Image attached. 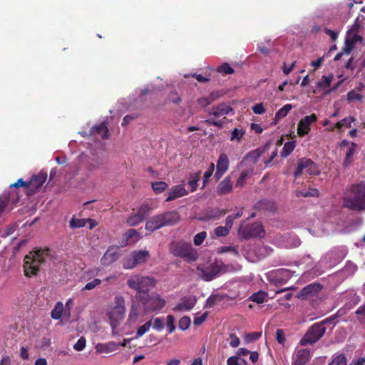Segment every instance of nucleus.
<instances>
[{
  "mask_svg": "<svg viewBox=\"0 0 365 365\" xmlns=\"http://www.w3.org/2000/svg\"><path fill=\"white\" fill-rule=\"evenodd\" d=\"M50 249L48 247L36 248L30 252L25 257L24 263V272L25 276L32 277L36 276L40 271V267L44 264L50 257Z\"/></svg>",
  "mask_w": 365,
  "mask_h": 365,
  "instance_id": "f257e3e1",
  "label": "nucleus"
},
{
  "mask_svg": "<svg viewBox=\"0 0 365 365\" xmlns=\"http://www.w3.org/2000/svg\"><path fill=\"white\" fill-rule=\"evenodd\" d=\"M180 215L176 210L167 211L153 216L148 220L145 228L150 232H154L164 227H171L179 222Z\"/></svg>",
  "mask_w": 365,
  "mask_h": 365,
  "instance_id": "f03ea898",
  "label": "nucleus"
},
{
  "mask_svg": "<svg viewBox=\"0 0 365 365\" xmlns=\"http://www.w3.org/2000/svg\"><path fill=\"white\" fill-rule=\"evenodd\" d=\"M344 205L354 211L365 210V181L351 187L350 193L344 198Z\"/></svg>",
  "mask_w": 365,
  "mask_h": 365,
  "instance_id": "7ed1b4c3",
  "label": "nucleus"
},
{
  "mask_svg": "<svg viewBox=\"0 0 365 365\" xmlns=\"http://www.w3.org/2000/svg\"><path fill=\"white\" fill-rule=\"evenodd\" d=\"M169 250L173 255L182 258L188 263L197 261L199 257L197 250L193 248L190 243L185 241L172 242Z\"/></svg>",
  "mask_w": 365,
  "mask_h": 365,
  "instance_id": "20e7f679",
  "label": "nucleus"
},
{
  "mask_svg": "<svg viewBox=\"0 0 365 365\" xmlns=\"http://www.w3.org/2000/svg\"><path fill=\"white\" fill-rule=\"evenodd\" d=\"M155 284L156 281L154 278L142 275H135L127 281L128 286L137 291L138 297L140 294L144 296L148 294V292L155 286Z\"/></svg>",
  "mask_w": 365,
  "mask_h": 365,
  "instance_id": "39448f33",
  "label": "nucleus"
},
{
  "mask_svg": "<svg viewBox=\"0 0 365 365\" xmlns=\"http://www.w3.org/2000/svg\"><path fill=\"white\" fill-rule=\"evenodd\" d=\"M138 298L142 303L145 313L160 311L166 304L165 300L155 292L146 294L145 296L140 294Z\"/></svg>",
  "mask_w": 365,
  "mask_h": 365,
  "instance_id": "423d86ee",
  "label": "nucleus"
},
{
  "mask_svg": "<svg viewBox=\"0 0 365 365\" xmlns=\"http://www.w3.org/2000/svg\"><path fill=\"white\" fill-rule=\"evenodd\" d=\"M150 257V252L147 250H135L124 259L123 267L124 269H133L138 264L145 263Z\"/></svg>",
  "mask_w": 365,
  "mask_h": 365,
  "instance_id": "0eeeda50",
  "label": "nucleus"
},
{
  "mask_svg": "<svg viewBox=\"0 0 365 365\" xmlns=\"http://www.w3.org/2000/svg\"><path fill=\"white\" fill-rule=\"evenodd\" d=\"M326 331L324 322L314 324L301 339L300 344L302 346L312 344L317 341L323 336Z\"/></svg>",
  "mask_w": 365,
  "mask_h": 365,
  "instance_id": "6e6552de",
  "label": "nucleus"
},
{
  "mask_svg": "<svg viewBox=\"0 0 365 365\" xmlns=\"http://www.w3.org/2000/svg\"><path fill=\"white\" fill-rule=\"evenodd\" d=\"M125 301L122 297H115V306L110 310L108 315L110 321V325L115 327L118 322L125 316Z\"/></svg>",
  "mask_w": 365,
  "mask_h": 365,
  "instance_id": "1a4fd4ad",
  "label": "nucleus"
},
{
  "mask_svg": "<svg viewBox=\"0 0 365 365\" xmlns=\"http://www.w3.org/2000/svg\"><path fill=\"white\" fill-rule=\"evenodd\" d=\"M307 173L310 175L319 174V169L317 164L310 159L302 158L299 160L297 167L294 171V175Z\"/></svg>",
  "mask_w": 365,
  "mask_h": 365,
  "instance_id": "9d476101",
  "label": "nucleus"
},
{
  "mask_svg": "<svg viewBox=\"0 0 365 365\" xmlns=\"http://www.w3.org/2000/svg\"><path fill=\"white\" fill-rule=\"evenodd\" d=\"M358 26L355 24L354 27L347 31L345 45L344 46V52L346 56H349L351 51L354 49L357 42H361L363 38L358 34Z\"/></svg>",
  "mask_w": 365,
  "mask_h": 365,
  "instance_id": "9b49d317",
  "label": "nucleus"
},
{
  "mask_svg": "<svg viewBox=\"0 0 365 365\" xmlns=\"http://www.w3.org/2000/svg\"><path fill=\"white\" fill-rule=\"evenodd\" d=\"M239 234L244 238L262 237L264 235V230L260 224L253 223L241 226L239 229Z\"/></svg>",
  "mask_w": 365,
  "mask_h": 365,
  "instance_id": "f8f14e48",
  "label": "nucleus"
},
{
  "mask_svg": "<svg viewBox=\"0 0 365 365\" xmlns=\"http://www.w3.org/2000/svg\"><path fill=\"white\" fill-rule=\"evenodd\" d=\"M48 175L46 171L41 170L38 174L34 175L29 182V190H27L29 195L34 193L46 182Z\"/></svg>",
  "mask_w": 365,
  "mask_h": 365,
  "instance_id": "ddd939ff",
  "label": "nucleus"
},
{
  "mask_svg": "<svg viewBox=\"0 0 365 365\" xmlns=\"http://www.w3.org/2000/svg\"><path fill=\"white\" fill-rule=\"evenodd\" d=\"M333 255L334 252H331L328 253L324 257L320 259L316 267L312 269V277L322 274L323 272H324L326 269L331 267L336 263V261L331 263L328 262V259H331Z\"/></svg>",
  "mask_w": 365,
  "mask_h": 365,
  "instance_id": "4468645a",
  "label": "nucleus"
},
{
  "mask_svg": "<svg viewBox=\"0 0 365 365\" xmlns=\"http://www.w3.org/2000/svg\"><path fill=\"white\" fill-rule=\"evenodd\" d=\"M317 117L315 114L307 115L303 118L298 123L297 125V134L300 137H303L308 134L310 130V125L312 123L315 122Z\"/></svg>",
  "mask_w": 365,
  "mask_h": 365,
  "instance_id": "2eb2a0df",
  "label": "nucleus"
},
{
  "mask_svg": "<svg viewBox=\"0 0 365 365\" xmlns=\"http://www.w3.org/2000/svg\"><path fill=\"white\" fill-rule=\"evenodd\" d=\"M197 270L200 272L202 278L205 281H211L220 272V269L217 263H212L209 266L203 268L197 267Z\"/></svg>",
  "mask_w": 365,
  "mask_h": 365,
  "instance_id": "dca6fc26",
  "label": "nucleus"
},
{
  "mask_svg": "<svg viewBox=\"0 0 365 365\" xmlns=\"http://www.w3.org/2000/svg\"><path fill=\"white\" fill-rule=\"evenodd\" d=\"M227 114H228V107L227 106H222L214 108L213 115L215 118L211 119L212 123L215 125L222 126L226 123L225 115Z\"/></svg>",
  "mask_w": 365,
  "mask_h": 365,
  "instance_id": "f3484780",
  "label": "nucleus"
},
{
  "mask_svg": "<svg viewBox=\"0 0 365 365\" xmlns=\"http://www.w3.org/2000/svg\"><path fill=\"white\" fill-rule=\"evenodd\" d=\"M228 168V156L222 153L220 155L216 166V173L215 178L217 180H220L222 175L225 173Z\"/></svg>",
  "mask_w": 365,
  "mask_h": 365,
  "instance_id": "a211bd4d",
  "label": "nucleus"
},
{
  "mask_svg": "<svg viewBox=\"0 0 365 365\" xmlns=\"http://www.w3.org/2000/svg\"><path fill=\"white\" fill-rule=\"evenodd\" d=\"M322 289V286L318 283H312L302 289L297 294V297L305 299L309 296L317 294Z\"/></svg>",
  "mask_w": 365,
  "mask_h": 365,
  "instance_id": "6ab92c4d",
  "label": "nucleus"
},
{
  "mask_svg": "<svg viewBox=\"0 0 365 365\" xmlns=\"http://www.w3.org/2000/svg\"><path fill=\"white\" fill-rule=\"evenodd\" d=\"M196 303L195 297H185L174 308L173 311H189L192 309Z\"/></svg>",
  "mask_w": 365,
  "mask_h": 365,
  "instance_id": "aec40b11",
  "label": "nucleus"
},
{
  "mask_svg": "<svg viewBox=\"0 0 365 365\" xmlns=\"http://www.w3.org/2000/svg\"><path fill=\"white\" fill-rule=\"evenodd\" d=\"M187 193L188 192L185 188L184 185H179L174 186L171 191L168 193V196L165 199V202L173 201L178 197H181L187 195Z\"/></svg>",
  "mask_w": 365,
  "mask_h": 365,
  "instance_id": "412c9836",
  "label": "nucleus"
},
{
  "mask_svg": "<svg viewBox=\"0 0 365 365\" xmlns=\"http://www.w3.org/2000/svg\"><path fill=\"white\" fill-rule=\"evenodd\" d=\"M119 257L117 249L109 247L101 258V263L103 265L110 264L116 261Z\"/></svg>",
  "mask_w": 365,
  "mask_h": 365,
  "instance_id": "4be33fe9",
  "label": "nucleus"
},
{
  "mask_svg": "<svg viewBox=\"0 0 365 365\" xmlns=\"http://www.w3.org/2000/svg\"><path fill=\"white\" fill-rule=\"evenodd\" d=\"M341 146L346 148V157L344 161V164L346 166L352 161L353 156L356 152V145L354 143L344 140L341 143Z\"/></svg>",
  "mask_w": 365,
  "mask_h": 365,
  "instance_id": "5701e85b",
  "label": "nucleus"
},
{
  "mask_svg": "<svg viewBox=\"0 0 365 365\" xmlns=\"http://www.w3.org/2000/svg\"><path fill=\"white\" fill-rule=\"evenodd\" d=\"M356 270L357 266L348 261L346 265L339 272V274L344 279L354 275Z\"/></svg>",
  "mask_w": 365,
  "mask_h": 365,
  "instance_id": "b1692460",
  "label": "nucleus"
},
{
  "mask_svg": "<svg viewBox=\"0 0 365 365\" xmlns=\"http://www.w3.org/2000/svg\"><path fill=\"white\" fill-rule=\"evenodd\" d=\"M119 344L110 341L106 344H98L96 346V351L99 353H110L118 349Z\"/></svg>",
  "mask_w": 365,
  "mask_h": 365,
  "instance_id": "393cba45",
  "label": "nucleus"
},
{
  "mask_svg": "<svg viewBox=\"0 0 365 365\" xmlns=\"http://www.w3.org/2000/svg\"><path fill=\"white\" fill-rule=\"evenodd\" d=\"M91 134H98L103 139H107L109 137V130L106 123H101L99 125L93 126L91 129Z\"/></svg>",
  "mask_w": 365,
  "mask_h": 365,
  "instance_id": "a878e982",
  "label": "nucleus"
},
{
  "mask_svg": "<svg viewBox=\"0 0 365 365\" xmlns=\"http://www.w3.org/2000/svg\"><path fill=\"white\" fill-rule=\"evenodd\" d=\"M310 351L308 349L297 351L294 365H304L309 359Z\"/></svg>",
  "mask_w": 365,
  "mask_h": 365,
  "instance_id": "bb28decb",
  "label": "nucleus"
},
{
  "mask_svg": "<svg viewBox=\"0 0 365 365\" xmlns=\"http://www.w3.org/2000/svg\"><path fill=\"white\" fill-rule=\"evenodd\" d=\"M226 213L225 210H221L218 208L211 210L210 211L207 212L206 214H205L203 216L200 217L199 219L200 220H216L220 218L222 215H225Z\"/></svg>",
  "mask_w": 365,
  "mask_h": 365,
  "instance_id": "cd10ccee",
  "label": "nucleus"
},
{
  "mask_svg": "<svg viewBox=\"0 0 365 365\" xmlns=\"http://www.w3.org/2000/svg\"><path fill=\"white\" fill-rule=\"evenodd\" d=\"M262 153V152L259 150H253L247 155L243 163L250 165L255 164L259 160Z\"/></svg>",
  "mask_w": 365,
  "mask_h": 365,
  "instance_id": "c85d7f7f",
  "label": "nucleus"
},
{
  "mask_svg": "<svg viewBox=\"0 0 365 365\" xmlns=\"http://www.w3.org/2000/svg\"><path fill=\"white\" fill-rule=\"evenodd\" d=\"M297 197H318L319 191L316 188H304L301 190L296 191Z\"/></svg>",
  "mask_w": 365,
  "mask_h": 365,
  "instance_id": "c756f323",
  "label": "nucleus"
},
{
  "mask_svg": "<svg viewBox=\"0 0 365 365\" xmlns=\"http://www.w3.org/2000/svg\"><path fill=\"white\" fill-rule=\"evenodd\" d=\"M272 249L267 246H259L255 248L254 252L258 259H262L269 255Z\"/></svg>",
  "mask_w": 365,
  "mask_h": 365,
  "instance_id": "7c9ffc66",
  "label": "nucleus"
},
{
  "mask_svg": "<svg viewBox=\"0 0 365 365\" xmlns=\"http://www.w3.org/2000/svg\"><path fill=\"white\" fill-rule=\"evenodd\" d=\"M125 237L127 241V244H132L136 242L140 238V234L135 229H129L125 234Z\"/></svg>",
  "mask_w": 365,
  "mask_h": 365,
  "instance_id": "2f4dec72",
  "label": "nucleus"
},
{
  "mask_svg": "<svg viewBox=\"0 0 365 365\" xmlns=\"http://www.w3.org/2000/svg\"><path fill=\"white\" fill-rule=\"evenodd\" d=\"M296 146L295 141H288L284 143L281 151V156L286 158L291 154Z\"/></svg>",
  "mask_w": 365,
  "mask_h": 365,
  "instance_id": "473e14b6",
  "label": "nucleus"
},
{
  "mask_svg": "<svg viewBox=\"0 0 365 365\" xmlns=\"http://www.w3.org/2000/svg\"><path fill=\"white\" fill-rule=\"evenodd\" d=\"M328 365H347V360L344 354H334Z\"/></svg>",
  "mask_w": 365,
  "mask_h": 365,
  "instance_id": "72a5a7b5",
  "label": "nucleus"
},
{
  "mask_svg": "<svg viewBox=\"0 0 365 365\" xmlns=\"http://www.w3.org/2000/svg\"><path fill=\"white\" fill-rule=\"evenodd\" d=\"M267 297V294L266 292L263 291H259L252 294V296L250 297V299L254 302H256L257 304H262L265 301Z\"/></svg>",
  "mask_w": 365,
  "mask_h": 365,
  "instance_id": "f704fd0d",
  "label": "nucleus"
},
{
  "mask_svg": "<svg viewBox=\"0 0 365 365\" xmlns=\"http://www.w3.org/2000/svg\"><path fill=\"white\" fill-rule=\"evenodd\" d=\"M63 303L58 302L56 304L54 308L52 309L51 316L53 319H59L63 313Z\"/></svg>",
  "mask_w": 365,
  "mask_h": 365,
  "instance_id": "c9c22d12",
  "label": "nucleus"
},
{
  "mask_svg": "<svg viewBox=\"0 0 365 365\" xmlns=\"http://www.w3.org/2000/svg\"><path fill=\"white\" fill-rule=\"evenodd\" d=\"M86 223V219H77L73 217L69 222V227L73 230L76 228H81L85 227Z\"/></svg>",
  "mask_w": 365,
  "mask_h": 365,
  "instance_id": "e433bc0d",
  "label": "nucleus"
},
{
  "mask_svg": "<svg viewBox=\"0 0 365 365\" xmlns=\"http://www.w3.org/2000/svg\"><path fill=\"white\" fill-rule=\"evenodd\" d=\"M292 108V106L291 104H286L285 106H284L275 114V120H279L280 119L287 116V115L291 110Z\"/></svg>",
  "mask_w": 365,
  "mask_h": 365,
  "instance_id": "4c0bfd02",
  "label": "nucleus"
},
{
  "mask_svg": "<svg viewBox=\"0 0 365 365\" xmlns=\"http://www.w3.org/2000/svg\"><path fill=\"white\" fill-rule=\"evenodd\" d=\"M143 221V220L140 217H139L138 215V214L135 212V213L131 214L127 218L126 223L128 224V226L134 227V226L139 225Z\"/></svg>",
  "mask_w": 365,
  "mask_h": 365,
  "instance_id": "58836bf2",
  "label": "nucleus"
},
{
  "mask_svg": "<svg viewBox=\"0 0 365 365\" xmlns=\"http://www.w3.org/2000/svg\"><path fill=\"white\" fill-rule=\"evenodd\" d=\"M151 211V207L148 204H143L137 210L136 213L139 217H140L143 220L145 217L150 214Z\"/></svg>",
  "mask_w": 365,
  "mask_h": 365,
  "instance_id": "ea45409f",
  "label": "nucleus"
},
{
  "mask_svg": "<svg viewBox=\"0 0 365 365\" xmlns=\"http://www.w3.org/2000/svg\"><path fill=\"white\" fill-rule=\"evenodd\" d=\"M200 178V173H195L190 175V180H188V185L190 187L191 192H193L197 188V182Z\"/></svg>",
  "mask_w": 365,
  "mask_h": 365,
  "instance_id": "a19ab883",
  "label": "nucleus"
},
{
  "mask_svg": "<svg viewBox=\"0 0 365 365\" xmlns=\"http://www.w3.org/2000/svg\"><path fill=\"white\" fill-rule=\"evenodd\" d=\"M152 320L146 322L143 325L140 326L136 331L135 338H140L143 336L150 328Z\"/></svg>",
  "mask_w": 365,
  "mask_h": 365,
  "instance_id": "79ce46f5",
  "label": "nucleus"
},
{
  "mask_svg": "<svg viewBox=\"0 0 365 365\" xmlns=\"http://www.w3.org/2000/svg\"><path fill=\"white\" fill-rule=\"evenodd\" d=\"M168 185L163 181H156L152 182V188L155 191V193H160L163 191L165 190Z\"/></svg>",
  "mask_w": 365,
  "mask_h": 365,
  "instance_id": "37998d69",
  "label": "nucleus"
},
{
  "mask_svg": "<svg viewBox=\"0 0 365 365\" xmlns=\"http://www.w3.org/2000/svg\"><path fill=\"white\" fill-rule=\"evenodd\" d=\"M222 299L223 297L220 294H212L207 299L206 307H212L220 302Z\"/></svg>",
  "mask_w": 365,
  "mask_h": 365,
  "instance_id": "c03bdc74",
  "label": "nucleus"
},
{
  "mask_svg": "<svg viewBox=\"0 0 365 365\" xmlns=\"http://www.w3.org/2000/svg\"><path fill=\"white\" fill-rule=\"evenodd\" d=\"M354 121H355V118L354 117L344 118L343 120H341L336 123L335 128L337 129H341L344 126L350 128L351 126V123H353Z\"/></svg>",
  "mask_w": 365,
  "mask_h": 365,
  "instance_id": "a18cd8bd",
  "label": "nucleus"
},
{
  "mask_svg": "<svg viewBox=\"0 0 365 365\" xmlns=\"http://www.w3.org/2000/svg\"><path fill=\"white\" fill-rule=\"evenodd\" d=\"M138 315H139L138 306L136 304H133L130 308L129 316H128L129 321L131 322H135L138 318Z\"/></svg>",
  "mask_w": 365,
  "mask_h": 365,
  "instance_id": "49530a36",
  "label": "nucleus"
},
{
  "mask_svg": "<svg viewBox=\"0 0 365 365\" xmlns=\"http://www.w3.org/2000/svg\"><path fill=\"white\" fill-rule=\"evenodd\" d=\"M245 133V131L243 129L235 128L231 133L230 140L240 141Z\"/></svg>",
  "mask_w": 365,
  "mask_h": 365,
  "instance_id": "de8ad7c7",
  "label": "nucleus"
},
{
  "mask_svg": "<svg viewBox=\"0 0 365 365\" xmlns=\"http://www.w3.org/2000/svg\"><path fill=\"white\" fill-rule=\"evenodd\" d=\"M333 76H324L322 79L318 82L317 86L319 88H325L330 86L331 82L332 81Z\"/></svg>",
  "mask_w": 365,
  "mask_h": 365,
  "instance_id": "09e8293b",
  "label": "nucleus"
},
{
  "mask_svg": "<svg viewBox=\"0 0 365 365\" xmlns=\"http://www.w3.org/2000/svg\"><path fill=\"white\" fill-rule=\"evenodd\" d=\"M346 99H347L348 102H351L354 101H358L362 102L363 96L359 93H357L354 91H351L347 93Z\"/></svg>",
  "mask_w": 365,
  "mask_h": 365,
  "instance_id": "8fccbe9b",
  "label": "nucleus"
},
{
  "mask_svg": "<svg viewBox=\"0 0 365 365\" xmlns=\"http://www.w3.org/2000/svg\"><path fill=\"white\" fill-rule=\"evenodd\" d=\"M207 237L205 231L200 232L194 236L193 242L196 246H200L202 244L203 241Z\"/></svg>",
  "mask_w": 365,
  "mask_h": 365,
  "instance_id": "3c124183",
  "label": "nucleus"
},
{
  "mask_svg": "<svg viewBox=\"0 0 365 365\" xmlns=\"http://www.w3.org/2000/svg\"><path fill=\"white\" fill-rule=\"evenodd\" d=\"M190 322H191V321H190V318L189 317H187V316L182 317L179 320V324H178L179 328L182 331H185L190 327Z\"/></svg>",
  "mask_w": 365,
  "mask_h": 365,
  "instance_id": "603ef678",
  "label": "nucleus"
},
{
  "mask_svg": "<svg viewBox=\"0 0 365 365\" xmlns=\"http://www.w3.org/2000/svg\"><path fill=\"white\" fill-rule=\"evenodd\" d=\"M167 329L169 334H172L175 330V318L173 315L169 314L167 316Z\"/></svg>",
  "mask_w": 365,
  "mask_h": 365,
  "instance_id": "864d4df0",
  "label": "nucleus"
},
{
  "mask_svg": "<svg viewBox=\"0 0 365 365\" xmlns=\"http://www.w3.org/2000/svg\"><path fill=\"white\" fill-rule=\"evenodd\" d=\"M252 170H248L247 171H244L241 173L240 178H238L236 185L238 187H241L243 185L245 180L252 175Z\"/></svg>",
  "mask_w": 365,
  "mask_h": 365,
  "instance_id": "5fc2aeb1",
  "label": "nucleus"
},
{
  "mask_svg": "<svg viewBox=\"0 0 365 365\" xmlns=\"http://www.w3.org/2000/svg\"><path fill=\"white\" fill-rule=\"evenodd\" d=\"M217 192L220 195L227 194L228 192V177L225 178L220 183Z\"/></svg>",
  "mask_w": 365,
  "mask_h": 365,
  "instance_id": "6e6d98bb",
  "label": "nucleus"
},
{
  "mask_svg": "<svg viewBox=\"0 0 365 365\" xmlns=\"http://www.w3.org/2000/svg\"><path fill=\"white\" fill-rule=\"evenodd\" d=\"M261 336L260 332H252L248 333L245 335V341L246 343H250L252 341L257 340Z\"/></svg>",
  "mask_w": 365,
  "mask_h": 365,
  "instance_id": "4d7b16f0",
  "label": "nucleus"
},
{
  "mask_svg": "<svg viewBox=\"0 0 365 365\" xmlns=\"http://www.w3.org/2000/svg\"><path fill=\"white\" fill-rule=\"evenodd\" d=\"M86 345V340L85 337L81 336L78 339L77 342L73 345V349L76 351H82Z\"/></svg>",
  "mask_w": 365,
  "mask_h": 365,
  "instance_id": "13d9d810",
  "label": "nucleus"
},
{
  "mask_svg": "<svg viewBox=\"0 0 365 365\" xmlns=\"http://www.w3.org/2000/svg\"><path fill=\"white\" fill-rule=\"evenodd\" d=\"M101 284V280L99 279H95L91 282H88L85 287L82 289V291L84 290H91L96 287L97 286Z\"/></svg>",
  "mask_w": 365,
  "mask_h": 365,
  "instance_id": "bf43d9fd",
  "label": "nucleus"
},
{
  "mask_svg": "<svg viewBox=\"0 0 365 365\" xmlns=\"http://www.w3.org/2000/svg\"><path fill=\"white\" fill-rule=\"evenodd\" d=\"M165 321L163 317H158L154 319L153 329L160 331L164 328Z\"/></svg>",
  "mask_w": 365,
  "mask_h": 365,
  "instance_id": "052dcab7",
  "label": "nucleus"
},
{
  "mask_svg": "<svg viewBox=\"0 0 365 365\" xmlns=\"http://www.w3.org/2000/svg\"><path fill=\"white\" fill-rule=\"evenodd\" d=\"M214 232L217 237H225L228 235V228L226 226H219L215 229Z\"/></svg>",
  "mask_w": 365,
  "mask_h": 365,
  "instance_id": "680f3d73",
  "label": "nucleus"
},
{
  "mask_svg": "<svg viewBox=\"0 0 365 365\" xmlns=\"http://www.w3.org/2000/svg\"><path fill=\"white\" fill-rule=\"evenodd\" d=\"M294 272H292L289 269H281L277 270V274L279 276H282L283 277V280H287L290 277H292Z\"/></svg>",
  "mask_w": 365,
  "mask_h": 365,
  "instance_id": "e2e57ef3",
  "label": "nucleus"
},
{
  "mask_svg": "<svg viewBox=\"0 0 365 365\" xmlns=\"http://www.w3.org/2000/svg\"><path fill=\"white\" fill-rule=\"evenodd\" d=\"M214 169H215V165L214 163H211L210 165V168L209 169L205 172L204 173V175H203V178H204V180H203V182H204V186L205 185V183L207 182L208 179L211 177V175H212L213 173V171H214Z\"/></svg>",
  "mask_w": 365,
  "mask_h": 365,
  "instance_id": "0e129e2a",
  "label": "nucleus"
},
{
  "mask_svg": "<svg viewBox=\"0 0 365 365\" xmlns=\"http://www.w3.org/2000/svg\"><path fill=\"white\" fill-rule=\"evenodd\" d=\"M11 187H16V188H19L20 187H25L26 188H27L28 190H29V181L28 182H25L23 180V179L20 178L17 180L16 182L14 183V184H11L10 185Z\"/></svg>",
  "mask_w": 365,
  "mask_h": 365,
  "instance_id": "69168bd1",
  "label": "nucleus"
},
{
  "mask_svg": "<svg viewBox=\"0 0 365 365\" xmlns=\"http://www.w3.org/2000/svg\"><path fill=\"white\" fill-rule=\"evenodd\" d=\"M212 100L213 99L212 98L211 96L207 97V98L203 97V98H199L197 100V102L200 106L206 107L207 106L210 105L212 103Z\"/></svg>",
  "mask_w": 365,
  "mask_h": 365,
  "instance_id": "338daca9",
  "label": "nucleus"
},
{
  "mask_svg": "<svg viewBox=\"0 0 365 365\" xmlns=\"http://www.w3.org/2000/svg\"><path fill=\"white\" fill-rule=\"evenodd\" d=\"M356 314L358 316V319L359 320H362L365 318V304L361 307H359L356 311Z\"/></svg>",
  "mask_w": 365,
  "mask_h": 365,
  "instance_id": "774afa93",
  "label": "nucleus"
}]
</instances>
